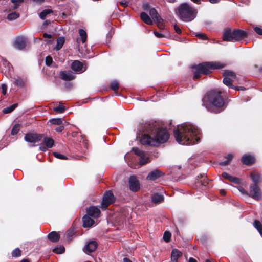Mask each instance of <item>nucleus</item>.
<instances>
[{
	"mask_svg": "<svg viewBox=\"0 0 262 262\" xmlns=\"http://www.w3.org/2000/svg\"><path fill=\"white\" fill-rule=\"evenodd\" d=\"M144 134L141 138V143L157 147L161 143L166 142L169 138V134L166 128L158 127L155 123H146L144 126Z\"/></svg>",
	"mask_w": 262,
	"mask_h": 262,
	"instance_id": "obj_1",
	"label": "nucleus"
},
{
	"mask_svg": "<svg viewBox=\"0 0 262 262\" xmlns=\"http://www.w3.org/2000/svg\"><path fill=\"white\" fill-rule=\"evenodd\" d=\"M199 130L191 124L183 125L174 130L176 141L184 145H190L198 142L200 138Z\"/></svg>",
	"mask_w": 262,
	"mask_h": 262,
	"instance_id": "obj_2",
	"label": "nucleus"
},
{
	"mask_svg": "<svg viewBox=\"0 0 262 262\" xmlns=\"http://www.w3.org/2000/svg\"><path fill=\"white\" fill-rule=\"evenodd\" d=\"M202 105L210 112L219 113L221 108L225 105V100L222 95V92L213 90L208 92L202 99Z\"/></svg>",
	"mask_w": 262,
	"mask_h": 262,
	"instance_id": "obj_3",
	"label": "nucleus"
},
{
	"mask_svg": "<svg viewBox=\"0 0 262 262\" xmlns=\"http://www.w3.org/2000/svg\"><path fill=\"white\" fill-rule=\"evenodd\" d=\"M225 67V64L219 62H204L193 66L195 69L194 72L193 79L196 80L201 77V74L208 75L212 73V70L220 69Z\"/></svg>",
	"mask_w": 262,
	"mask_h": 262,
	"instance_id": "obj_4",
	"label": "nucleus"
},
{
	"mask_svg": "<svg viewBox=\"0 0 262 262\" xmlns=\"http://www.w3.org/2000/svg\"><path fill=\"white\" fill-rule=\"evenodd\" d=\"M178 12L180 18L186 21L194 19L198 12L196 9L186 3L181 4L179 6Z\"/></svg>",
	"mask_w": 262,
	"mask_h": 262,
	"instance_id": "obj_5",
	"label": "nucleus"
},
{
	"mask_svg": "<svg viewBox=\"0 0 262 262\" xmlns=\"http://www.w3.org/2000/svg\"><path fill=\"white\" fill-rule=\"evenodd\" d=\"M248 196L256 201H260L262 197V191L259 185L251 184L249 186Z\"/></svg>",
	"mask_w": 262,
	"mask_h": 262,
	"instance_id": "obj_6",
	"label": "nucleus"
},
{
	"mask_svg": "<svg viewBox=\"0 0 262 262\" xmlns=\"http://www.w3.org/2000/svg\"><path fill=\"white\" fill-rule=\"evenodd\" d=\"M116 199L111 190L106 191L103 194L102 201L101 203V208L105 210L108 206L115 202Z\"/></svg>",
	"mask_w": 262,
	"mask_h": 262,
	"instance_id": "obj_7",
	"label": "nucleus"
},
{
	"mask_svg": "<svg viewBox=\"0 0 262 262\" xmlns=\"http://www.w3.org/2000/svg\"><path fill=\"white\" fill-rule=\"evenodd\" d=\"M223 75L225 77L223 80V83L229 88L233 89L234 85L232 83L234 82V80L230 77L236 78L235 73L233 71L226 70L223 71Z\"/></svg>",
	"mask_w": 262,
	"mask_h": 262,
	"instance_id": "obj_8",
	"label": "nucleus"
},
{
	"mask_svg": "<svg viewBox=\"0 0 262 262\" xmlns=\"http://www.w3.org/2000/svg\"><path fill=\"white\" fill-rule=\"evenodd\" d=\"M42 137V134L28 133L25 134L24 140L28 142L35 143L41 141Z\"/></svg>",
	"mask_w": 262,
	"mask_h": 262,
	"instance_id": "obj_9",
	"label": "nucleus"
},
{
	"mask_svg": "<svg viewBox=\"0 0 262 262\" xmlns=\"http://www.w3.org/2000/svg\"><path fill=\"white\" fill-rule=\"evenodd\" d=\"M198 179L195 182L196 185L198 187H201L202 189L203 187L204 188H209V181L210 180L207 178V176L205 174H200L198 176Z\"/></svg>",
	"mask_w": 262,
	"mask_h": 262,
	"instance_id": "obj_10",
	"label": "nucleus"
},
{
	"mask_svg": "<svg viewBox=\"0 0 262 262\" xmlns=\"http://www.w3.org/2000/svg\"><path fill=\"white\" fill-rule=\"evenodd\" d=\"M233 42L241 40L248 36L247 32L239 29H233Z\"/></svg>",
	"mask_w": 262,
	"mask_h": 262,
	"instance_id": "obj_11",
	"label": "nucleus"
},
{
	"mask_svg": "<svg viewBox=\"0 0 262 262\" xmlns=\"http://www.w3.org/2000/svg\"><path fill=\"white\" fill-rule=\"evenodd\" d=\"M129 189L133 192H137L140 188V182L138 180H137V177L132 175L130 176L129 178Z\"/></svg>",
	"mask_w": 262,
	"mask_h": 262,
	"instance_id": "obj_12",
	"label": "nucleus"
},
{
	"mask_svg": "<svg viewBox=\"0 0 262 262\" xmlns=\"http://www.w3.org/2000/svg\"><path fill=\"white\" fill-rule=\"evenodd\" d=\"M13 46L17 50H25L27 46L26 39L23 36L17 37L14 42Z\"/></svg>",
	"mask_w": 262,
	"mask_h": 262,
	"instance_id": "obj_13",
	"label": "nucleus"
},
{
	"mask_svg": "<svg viewBox=\"0 0 262 262\" xmlns=\"http://www.w3.org/2000/svg\"><path fill=\"white\" fill-rule=\"evenodd\" d=\"M86 215L98 218L100 216L101 212L100 209L96 206H91L86 209Z\"/></svg>",
	"mask_w": 262,
	"mask_h": 262,
	"instance_id": "obj_14",
	"label": "nucleus"
},
{
	"mask_svg": "<svg viewBox=\"0 0 262 262\" xmlns=\"http://www.w3.org/2000/svg\"><path fill=\"white\" fill-rule=\"evenodd\" d=\"M98 245V243L96 241H90L85 245L83 251L86 253L93 252L97 249Z\"/></svg>",
	"mask_w": 262,
	"mask_h": 262,
	"instance_id": "obj_15",
	"label": "nucleus"
},
{
	"mask_svg": "<svg viewBox=\"0 0 262 262\" xmlns=\"http://www.w3.org/2000/svg\"><path fill=\"white\" fill-rule=\"evenodd\" d=\"M233 29L227 28L224 30L223 33V40L225 41L233 42Z\"/></svg>",
	"mask_w": 262,
	"mask_h": 262,
	"instance_id": "obj_16",
	"label": "nucleus"
},
{
	"mask_svg": "<svg viewBox=\"0 0 262 262\" xmlns=\"http://www.w3.org/2000/svg\"><path fill=\"white\" fill-rule=\"evenodd\" d=\"M255 158L251 155H245L241 159L242 162L247 166H251L255 162Z\"/></svg>",
	"mask_w": 262,
	"mask_h": 262,
	"instance_id": "obj_17",
	"label": "nucleus"
},
{
	"mask_svg": "<svg viewBox=\"0 0 262 262\" xmlns=\"http://www.w3.org/2000/svg\"><path fill=\"white\" fill-rule=\"evenodd\" d=\"M60 76L62 80L67 81H71L76 77L71 71H61L60 72Z\"/></svg>",
	"mask_w": 262,
	"mask_h": 262,
	"instance_id": "obj_18",
	"label": "nucleus"
},
{
	"mask_svg": "<svg viewBox=\"0 0 262 262\" xmlns=\"http://www.w3.org/2000/svg\"><path fill=\"white\" fill-rule=\"evenodd\" d=\"M71 69L73 71L79 73H81L85 70V68L83 69V63L78 60H74L72 63Z\"/></svg>",
	"mask_w": 262,
	"mask_h": 262,
	"instance_id": "obj_19",
	"label": "nucleus"
},
{
	"mask_svg": "<svg viewBox=\"0 0 262 262\" xmlns=\"http://www.w3.org/2000/svg\"><path fill=\"white\" fill-rule=\"evenodd\" d=\"M164 174L159 170L156 169L149 173L147 179L155 181L162 176Z\"/></svg>",
	"mask_w": 262,
	"mask_h": 262,
	"instance_id": "obj_20",
	"label": "nucleus"
},
{
	"mask_svg": "<svg viewBox=\"0 0 262 262\" xmlns=\"http://www.w3.org/2000/svg\"><path fill=\"white\" fill-rule=\"evenodd\" d=\"M222 177L225 179H227L230 182L235 184H239L241 182L240 179L235 177H233L226 172H224L222 173Z\"/></svg>",
	"mask_w": 262,
	"mask_h": 262,
	"instance_id": "obj_21",
	"label": "nucleus"
},
{
	"mask_svg": "<svg viewBox=\"0 0 262 262\" xmlns=\"http://www.w3.org/2000/svg\"><path fill=\"white\" fill-rule=\"evenodd\" d=\"M83 227L84 228H88L91 227L94 223L95 221L91 218V216L85 214L82 217Z\"/></svg>",
	"mask_w": 262,
	"mask_h": 262,
	"instance_id": "obj_22",
	"label": "nucleus"
},
{
	"mask_svg": "<svg viewBox=\"0 0 262 262\" xmlns=\"http://www.w3.org/2000/svg\"><path fill=\"white\" fill-rule=\"evenodd\" d=\"M151 198L152 202L155 204H160L164 202V196L158 193H155L151 195Z\"/></svg>",
	"mask_w": 262,
	"mask_h": 262,
	"instance_id": "obj_23",
	"label": "nucleus"
},
{
	"mask_svg": "<svg viewBox=\"0 0 262 262\" xmlns=\"http://www.w3.org/2000/svg\"><path fill=\"white\" fill-rule=\"evenodd\" d=\"M182 256V253L177 249H173L171 253V259L172 262H178L179 257Z\"/></svg>",
	"mask_w": 262,
	"mask_h": 262,
	"instance_id": "obj_24",
	"label": "nucleus"
},
{
	"mask_svg": "<svg viewBox=\"0 0 262 262\" xmlns=\"http://www.w3.org/2000/svg\"><path fill=\"white\" fill-rule=\"evenodd\" d=\"M60 237V234L56 231H52L48 235V238L53 243L59 241Z\"/></svg>",
	"mask_w": 262,
	"mask_h": 262,
	"instance_id": "obj_25",
	"label": "nucleus"
},
{
	"mask_svg": "<svg viewBox=\"0 0 262 262\" xmlns=\"http://www.w3.org/2000/svg\"><path fill=\"white\" fill-rule=\"evenodd\" d=\"M250 177L252 181V184L259 185V184L262 181L261 176L259 173L251 172L250 174Z\"/></svg>",
	"mask_w": 262,
	"mask_h": 262,
	"instance_id": "obj_26",
	"label": "nucleus"
},
{
	"mask_svg": "<svg viewBox=\"0 0 262 262\" xmlns=\"http://www.w3.org/2000/svg\"><path fill=\"white\" fill-rule=\"evenodd\" d=\"M141 19L145 24L151 25H152L153 21L148 14L145 12H142L140 14Z\"/></svg>",
	"mask_w": 262,
	"mask_h": 262,
	"instance_id": "obj_27",
	"label": "nucleus"
},
{
	"mask_svg": "<svg viewBox=\"0 0 262 262\" xmlns=\"http://www.w3.org/2000/svg\"><path fill=\"white\" fill-rule=\"evenodd\" d=\"M149 14L154 20V21H158L161 20V17L158 14L157 11L154 8L150 9Z\"/></svg>",
	"mask_w": 262,
	"mask_h": 262,
	"instance_id": "obj_28",
	"label": "nucleus"
},
{
	"mask_svg": "<svg viewBox=\"0 0 262 262\" xmlns=\"http://www.w3.org/2000/svg\"><path fill=\"white\" fill-rule=\"evenodd\" d=\"M65 42V39L64 37H59L57 39V44L55 47V49L57 51L60 50L64 43Z\"/></svg>",
	"mask_w": 262,
	"mask_h": 262,
	"instance_id": "obj_29",
	"label": "nucleus"
},
{
	"mask_svg": "<svg viewBox=\"0 0 262 262\" xmlns=\"http://www.w3.org/2000/svg\"><path fill=\"white\" fill-rule=\"evenodd\" d=\"M154 35L159 38H169L170 37V34L168 32H163L162 33L161 32H158L155 31L154 32Z\"/></svg>",
	"mask_w": 262,
	"mask_h": 262,
	"instance_id": "obj_30",
	"label": "nucleus"
},
{
	"mask_svg": "<svg viewBox=\"0 0 262 262\" xmlns=\"http://www.w3.org/2000/svg\"><path fill=\"white\" fill-rule=\"evenodd\" d=\"M18 105V104L17 103H14L13 105L7 107L6 108H4L2 112L4 114H9L11 112H12Z\"/></svg>",
	"mask_w": 262,
	"mask_h": 262,
	"instance_id": "obj_31",
	"label": "nucleus"
},
{
	"mask_svg": "<svg viewBox=\"0 0 262 262\" xmlns=\"http://www.w3.org/2000/svg\"><path fill=\"white\" fill-rule=\"evenodd\" d=\"M43 143L48 148H51L53 146L54 141L53 139L48 137L43 138Z\"/></svg>",
	"mask_w": 262,
	"mask_h": 262,
	"instance_id": "obj_32",
	"label": "nucleus"
},
{
	"mask_svg": "<svg viewBox=\"0 0 262 262\" xmlns=\"http://www.w3.org/2000/svg\"><path fill=\"white\" fill-rule=\"evenodd\" d=\"M233 158V155H232L231 154H228L226 157V160L225 161L220 162L219 163V165L221 166H227V165H229L230 163Z\"/></svg>",
	"mask_w": 262,
	"mask_h": 262,
	"instance_id": "obj_33",
	"label": "nucleus"
},
{
	"mask_svg": "<svg viewBox=\"0 0 262 262\" xmlns=\"http://www.w3.org/2000/svg\"><path fill=\"white\" fill-rule=\"evenodd\" d=\"M11 2L13 4V5L11 6V8L15 10L18 8L23 3L24 0H11Z\"/></svg>",
	"mask_w": 262,
	"mask_h": 262,
	"instance_id": "obj_34",
	"label": "nucleus"
},
{
	"mask_svg": "<svg viewBox=\"0 0 262 262\" xmlns=\"http://www.w3.org/2000/svg\"><path fill=\"white\" fill-rule=\"evenodd\" d=\"M20 17V14L17 12H13L9 13L7 17V19L12 21Z\"/></svg>",
	"mask_w": 262,
	"mask_h": 262,
	"instance_id": "obj_35",
	"label": "nucleus"
},
{
	"mask_svg": "<svg viewBox=\"0 0 262 262\" xmlns=\"http://www.w3.org/2000/svg\"><path fill=\"white\" fill-rule=\"evenodd\" d=\"M53 12V11L52 9H45L40 13L39 17L41 19L45 20L48 14Z\"/></svg>",
	"mask_w": 262,
	"mask_h": 262,
	"instance_id": "obj_36",
	"label": "nucleus"
},
{
	"mask_svg": "<svg viewBox=\"0 0 262 262\" xmlns=\"http://www.w3.org/2000/svg\"><path fill=\"white\" fill-rule=\"evenodd\" d=\"M76 233V230L74 228H70L66 233L68 241H71L73 236Z\"/></svg>",
	"mask_w": 262,
	"mask_h": 262,
	"instance_id": "obj_37",
	"label": "nucleus"
},
{
	"mask_svg": "<svg viewBox=\"0 0 262 262\" xmlns=\"http://www.w3.org/2000/svg\"><path fill=\"white\" fill-rule=\"evenodd\" d=\"M65 251V248L62 245L57 246L53 250V252L57 254H60L64 253Z\"/></svg>",
	"mask_w": 262,
	"mask_h": 262,
	"instance_id": "obj_38",
	"label": "nucleus"
},
{
	"mask_svg": "<svg viewBox=\"0 0 262 262\" xmlns=\"http://www.w3.org/2000/svg\"><path fill=\"white\" fill-rule=\"evenodd\" d=\"M79 35L81 37V40L83 43H84L87 39V34L85 30L82 29H79L78 30Z\"/></svg>",
	"mask_w": 262,
	"mask_h": 262,
	"instance_id": "obj_39",
	"label": "nucleus"
},
{
	"mask_svg": "<svg viewBox=\"0 0 262 262\" xmlns=\"http://www.w3.org/2000/svg\"><path fill=\"white\" fill-rule=\"evenodd\" d=\"M13 83L20 88H23L25 86L24 81L20 77H18L17 78L15 79V81L13 82Z\"/></svg>",
	"mask_w": 262,
	"mask_h": 262,
	"instance_id": "obj_40",
	"label": "nucleus"
},
{
	"mask_svg": "<svg viewBox=\"0 0 262 262\" xmlns=\"http://www.w3.org/2000/svg\"><path fill=\"white\" fill-rule=\"evenodd\" d=\"M119 88V84L117 80L112 81L110 84V88L114 91H118Z\"/></svg>",
	"mask_w": 262,
	"mask_h": 262,
	"instance_id": "obj_41",
	"label": "nucleus"
},
{
	"mask_svg": "<svg viewBox=\"0 0 262 262\" xmlns=\"http://www.w3.org/2000/svg\"><path fill=\"white\" fill-rule=\"evenodd\" d=\"M51 124L60 125L62 124V120L61 118H53L49 121Z\"/></svg>",
	"mask_w": 262,
	"mask_h": 262,
	"instance_id": "obj_42",
	"label": "nucleus"
},
{
	"mask_svg": "<svg viewBox=\"0 0 262 262\" xmlns=\"http://www.w3.org/2000/svg\"><path fill=\"white\" fill-rule=\"evenodd\" d=\"M132 150L134 151L135 154L139 156L140 157L143 156L145 154L143 151L140 150V149L137 147H133Z\"/></svg>",
	"mask_w": 262,
	"mask_h": 262,
	"instance_id": "obj_43",
	"label": "nucleus"
},
{
	"mask_svg": "<svg viewBox=\"0 0 262 262\" xmlns=\"http://www.w3.org/2000/svg\"><path fill=\"white\" fill-rule=\"evenodd\" d=\"M253 226L258 231H260V230H262L261 223L259 221L257 220H255L254 221Z\"/></svg>",
	"mask_w": 262,
	"mask_h": 262,
	"instance_id": "obj_44",
	"label": "nucleus"
},
{
	"mask_svg": "<svg viewBox=\"0 0 262 262\" xmlns=\"http://www.w3.org/2000/svg\"><path fill=\"white\" fill-rule=\"evenodd\" d=\"M20 126L19 124H16L13 126L12 127V129L11 130V134L12 135H16L19 130H20Z\"/></svg>",
	"mask_w": 262,
	"mask_h": 262,
	"instance_id": "obj_45",
	"label": "nucleus"
},
{
	"mask_svg": "<svg viewBox=\"0 0 262 262\" xmlns=\"http://www.w3.org/2000/svg\"><path fill=\"white\" fill-rule=\"evenodd\" d=\"M171 237V234L170 232L169 231H165L164 233L163 238L165 242L168 243L170 241Z\"/></svg>",
	"mask_w": 262,
	"mask_h": 262,
	"instance_id": "obj_46",
	"label": "nucleus"
},
{
	"mask_svg": "<svg viewBox=\"0 0 262 262\" xmlns=\"http://www.w3.org/2000/svg\"><path fill=\"white\" fill-rule=\"evenodd\" d=\"M66 110V107L62 105H59L54 108V111L58 113H62Z\"/></svg>",
	"mask_w": 262,
	"mask_h": 262,
	"instance_id": "obj_47",
	"label": "nucleus"
},
{
	"mask_svg": "<svg viewBox=\"0 0 262 262\" xmlns=\"http://www.w3.org/2000/svg\"><path fill=\"white\" fill-rule=\"evenodd\" d=\"M21 251L18 248H15L12 252V256L18 257L21 255Z\"/></svg>",
	"mask_w": 262,
	"mask_h": 262,
	"instance_id": "obj_48",
	"label": "nucleus"
},
{
	"mask_svg": "<svg viewBox=\"0 0 262 262\" xmlns=\"http://www.w3.org/2000/svg\"><path fill=\"white\" fill-rule=\"evenodd\" d=\"M53 155L55 156V157L59 159L67 160L68 159L66 156L61 154L57 152H54Z\"/></svg>",
	"mask_w": 262,
	"mask_h": 262,
	"instance_id": "obj_49",
	"label": "nucleus"
},
{
	"mask_svg": "<svg viewBox=\"0 0 262 262\" xmlns=\"http://www.w3.org/2000/svg\"><path fill=\"white\" fill-rule=\"evenodd\" d=\"M139 162L140 165H142L146 164L148 162V158L146 157L144 154L143 156L140 157V160Z\"/></svg>",
	"mask_w": 262,
	"mask_h": 262,
	"instance_id": "obj_50",
	"label": "nucleus"
},
{
	"mask_svg": "<svg viewBox=\"0 0 262 262\" xmlns=\"http://www.w3.org/2000/svg\"><path fill=\"white\" fill-rule=\"evenodd\" d=\"M53 62V59L50 55L47 56L45 58V63L47 66H51Z\"/></svg>",
	"mask_w": 262,
	"mask_h": 262,
	"instance_id": "obj_51",
	"label": "nucleus"
},
{
	"mask_svg": "<svg viewBox=\"0 0 262 262\" xmlns=\"http://www.w3.org/2000/svg\"><path fill=\"white\" fill-rule=\"evenodd\" d=\"M155 22L157 23V26L160 29L162 30L164 28V24L163 23V19L162 18L161 20L155 21Z\"/></svg>",
	"mask_w": 262,
	"mask_h": 262,
	"instance_id": "obj_52",
	"label": "nucleus"
},
{
	"mask_svg": "<svg viewBox=\"0 0 262 262\" xmlns=\"http://www.w3.org/2000/svg\"><path fill=\"white\" fill-rule=\"evenodd\" d=\"M195 36L202 40H207L208 39V37L204 33H198L195 35Z\"/></svg>",
	"mask_w": 262,
	"mask_h": 262,
	"instance_id": "obj_53",
	"label": "nucleus"
},
{
	"mask_svg": "<svg viewBox=\"0 0 262 262\" xmlns=\"http://www.w3.org/2000/svg\"><path fill=\"white\" fill-rule=\"evenodd\" d=\"M2 93L4 95H6L7 90V85L6 84H2L1 85Z\"/></svg>",
	"mask_w": 262,
	"mask_h": 262,
	"instance_id": "obj_54",
	"label": "nucleus"
},
{
	"mask_svg": "<svg viewBox=\"0 0 262 262\" xmlns=\"http://www.w3.org/2000/svg\"><path fill=\"white\" fill-rule=\"evenodd\" d=\"M254 31L256 32L257 34L262 35V28L256 27L254 28Z\"/></svg>",
	"mask_w": 262,
	"mask_h": 262,
	"instance_id": "obj_55",
	"label": "nucleus"
},
{
	"mask_svg": "<svg viewBox=\"0 0 262 262\" xmlns=\"http://www.w3.org/2000/svg\"><path fill=\"white\" fill-rule=\"evenodd\" d=\"M143 8L144 10H146V11L150 10V9H151L150 6L149 4L148 3H145L143 5Z\"/></svg>",
	"mask_w": 262,
	"mask_h": 262,
	"instance_id": "obj_56",
	"label": "nucleus"
},
{
	"mask_svg": "<svg viewBox=\"0 0 262 262\" xmlns=\"http://www.w3.org/2000/svg\"><path fill=\"white\" fill-rule=\"evenodd\" d=\"M174 29L176 32L179 34H180L182 33V31L180 27L177 25H174Z\"/></svg>",
	"mask_w": 262,
	"mask_h": 262,
	"instance_id": "obj_57",
	"label": "nucleus"
},
{
	"mask_svg": "<svg viewBox=\"0 0 262 262\" xmlns=\"http://www.w3.org/2000/svg\"><path fill=\"white\" fill-rule=\"evenodd\" d=\"M233 89H234L235 90H238V91H239V90L244 91L246 90V88L244 86H234V87H233Z\"/></svg>",
	"mask_w": 262,
	"mask_h": 262,
	"instance_id": "obj_58",
	"label": "nucleus"
},
{
	"mask_svg": "<svg viewBox=\"0 0 262 262\" xmlns=\"http://www.w3.org/2000/svg\"><path fill=\"white\" fill-rule=\"evenodd\" d=\"M64 129V126L62 125H59V126L56 127L55 130L58 132H61Z\"/></svg>",
	"mask_w": 262,
	"mask_h": 262,
	"instance_id": "obj_59",
	"label": "nucleus"
},
{
	"mask_svg": "<svg viewBox=\"0 0 262 262\" xmlns=\"http://www.w3.org/2000/svg\"><path fill=\"white\" fill-rule=\"evenodd\" d=\"M128 3L129 2L127 1H121L120 2V5L124 7L127 6L128 5Z\"/></svg>",
	"mask_w": 262,
	"mask_h": 262,
	"instance_id": "obj_60",
	"label": "nucleus"
},
{
	"mask_svg": "<svg viewBox=\"0 0 262 262\" xmlns=\"http://www.w3.org/2000/svg\"><path fill=\"white\" fill-rule=\"evenodd\" d=\"M231 79L234 80V82L235 84H241V83L239 81V78L236 76V78L230 77Z\"/></svg>",
	"mask_w": 262,
	"mask_h": 262,
	"instance_id": "obj_61",
	"label": "nucleus"
},
{
	"mask_svg": "<svg viewBox=\"0 0 262 262\" xmlns=\"http://www.w3.org/2000/svg\"><path fill=\"white\" fill-rule=\"evenodd\" d=\"M43 37L44 38H51L52 36L51 34L45 33L43 34Z\"/></svg>",
	"mask_w": 262,
	"mask_h": 262,
	"instance_id": "obj_62",
	"label": "nucleus"
},
{
	"mask_svg": "<svg viewBox=\"0 0 262 262\" xmlns=\"http://www.w3.org/2000/svg\"><path fill=\"white\" fill-rule=\"evenodd\" d=\"M240 191L243 193V194H246L247 195H248V193L249 192H248L246 190H245L244 188H242L241 190H240Z\"/></svg>",
	"mask_w": 262,
	"mask_h": 262,
	"instance_id": "obj_63",
	"label": "nucleus"
},
{
	"mask_svg": "<svg viewBox=\"0 0 262 262\" xmlns=\"http://www.w3.org/2000/svg\"><path fill=\"white\" fill-rule=\"evenodd\" d=\"M188 262H197L196 260L192 257H190Z\"/></svg>",
	"mask_w": 262,
	"mask_h": 262,
	"instance_id": "obj_64",
	"label": "nucleus"
}]
</instances>
